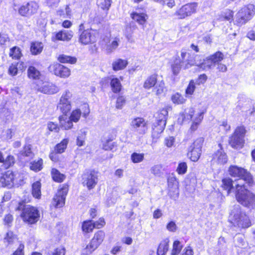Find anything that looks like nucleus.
Wrapping results in <instances>:
<instances>
[{
    "label": "nucleus",
    "mask_w": 255,
    "mask_h": 255,
    "mask_svg": "<svg viewBox=\"0 0 255 255\" xmlns=\"http://www.w3.org/2000/svg\"><path fill=\"white\" fill-rule=\"evenodd\" d=\"M235 196L238 202L242 205L255 209V195L246 188L242 180L236 185Z\"/></svg>",
    "instance_id": "nucleus-1"
},
{
    "label": "nucleus",
    "mask_w": 255,
    "mask_h": 255,
    "mask_svg": "<svg viewBox=\"0 0 255 255\" xmlns=\"http://www.w3.org/2000/svg\"><path fill=\"white\" fill-rule=\"evenodd\" d=\"M204 116V112L201 111H196L193 108H191L184 113L180 114L178 119V122L182 123L184 121L191 120L192 124L191 125L190 130L191 131H194L197 129L201 123Z\"/></svg>",
    "instance_id": "nucleus-2"
},
{
    "label": "nucleus",
    "mask_w": 255,
    "mask_h": 255,
    "mask_svg": "<svg viewBox=\"0 0 255 255\" xmlns=\"http://www.w3.org/2000/svg\"><path fill=\"white\" fill-rule=\"evenodd\" d=\"M230 219L232 223L236 224L239 227L247 228L251 225L248 217L241 211L239 206L235 207L231 211Z\"/></svg>",
    "instance_id": "nucleus-3"
},
{
    "label": "nucleus",
    "mask_w": 255,
    "mask_h": 255,
    "mask_svg": "<svg viewBox=\"0 0 255 255\" xmlns=\"http://www.w3.org/2000/svg\"><path fill=\"white\" fill-rule=\"evenodd\" d=\"M17 209L23 210L21 216L24 222L32 224L39 220L40 214L36 208L29 205L19 204Z\"/></svg>",
    "instance_id": "nucleus-4"
},
{
    "label": "nucleus",
    "mask_w": 255,
    "mask_h": 255,
    "mask_svg": "<svg viewBox=\"0 0 255 255\" xmlns=\"http://www.w3.org/2000/svg\"><path fill=\"white\" fill-rule=\"evenodd\" d=\"M229 172L231 176L237 177L238 179L235 182V185L238 184L240 180H242V183L245 182L252 186L253 184V180L251 174L245 169L237 166H231L229 169Z\"/></svg>",
    "instance_id": "nucleus-5"
},
{
    "label": "nucleus",
    "mask_w": 255,
    "mask_h": 255,
    "mask_svg": "<svg viewBox=\"0 0 255 255\" xmlns=\"http://www.w3.org/2000/svg\"><path fill=\"white\" fill-rule=\"evenodd\" d=\"M255 14V7L253 4H249L242 8L237 13L236 23L241 26L251 19Z\"/></svg>",
    "instance_id": "nucleus-6"
},
{
    "label": "nucleus",
    "mask_w": 255,
    "mask_h": 255,
    "mask_svg": "<svg viewBox=\"0 0 255 255\" xmlns=\"http://www.w3.org/2000/svg\"><path fill=\"white\" fill-rule=\"evenodd\" d=\"M143 88L149 90L153 88V91L156 95L158 96L161 94L164 89V82L163 80L157 81V75H152L148 77L144 81Z\"/></svg>",
    "instance_id": "nucleus-7"
},
{
    "label": "nucleus",
    "mask_w": 255,
    "mask_h": 255,
    "mask_svg": "<svg viewBox=\"0 0 255 255\" xmlns=\"http://www.w3.org/2000/svg\"><path fill=\"white\" fill-rule=\"evenodd\" d=\"M105 238V233L104 231L100 230L96 232L90 243L83 250V254L86 255L91 254L103 243Z\"/></svg>",
    "instance_id": "nucleus-8"
},
{
    "label": "nucleus",
    "mask_w": 255,
    "mask_h": 255,
    "mask_svg": "<svg viewBox=\"0 0 255 255\" xmlns=\"http://www.w3.org/2000/svg\"><path fill=\"white\" fill-rule=\"evenodd\" d=\"M18 178H20L19 179V181L22 180L20 178V174L18 172H13L11 170H8L4 173L2 172L0 181V185L11 188L15 184L18 183Z\"/></svg>",
    "instance_id": "nucleus-9"
},
{
    "label": "nucleus",
    "mask_w": 255,
    "mask_h": 255,
    "mask_svg": "<svg viewBox=\"0 0 255 255\" xmlns=\"http://www.w3.org/2000/svg\"><path fill=\"white\" fill-rule=\"evenodd\" d=\"M72 93L69 90L65 91L62 94L57 105V108L64 115H67L72 109L71 99Z\"/></svg>",
    "instance_id": "nucleus-10"
},
{
    "label": "nucleus",
    "mask_w": 255,
    "mask_h": 255,
    "mask_svg": "<svg viewBox=\"0 0 255 255\" xmlns=\"http://www.w3.org/2000/svg\"><path fill=\"white\" fill-rule=\"evenodd\" d=\"M246 133L245 127L240 126L236 128L230 140V144L235 148H241L244 142V137Z\"/></svg>",
    "instance_id": "nucleus-11"
},
{
    "label": "nucleus",
    "mask_w": 255,
    "mask_h": 255,
    "mask_svg": "<svg viewBox=\"0 0 255 255\" xmlns=\"http://www.w3.org/2000/svg\"><path fill=\"white\" fill-rule=\"evenodd\" d=\"M203 141L202 137L198 138L189 147L187 155L191 161L196 162L199 159Z\"/></svg>",
    "instance_id": "nucleus-12"
},
{
    "label": "nucleus",
    "mask_w": 255,
    "mask_h": 255,
    "mask_svg": "<svg viewBox=\"0 0 255 255\" xmlns=\"http://www.w3.org/2000/svg\"><path fill=\"white\" fill-rule=\"evenodd\" d=\"M198 4L196 2L186 3L176 10L174 15L182 19L196 12Z\"/></svg>",
    "instance_id": "nucleus-13"
},
{
    "label": "nucleus",
    "mask_w": 255,
    "mask_h": 255,
    "mask_svg": "<svg viewBox=\"0 0 255 255\" xmlns=\"http://www.w3.org/2000/svg\"><path fill=\"white\" fill-rule=\"evenodd\" d=\"M130 126L139 135H143L148 130L147 122L143 118L136 117L132 119Z\"/></svg>",
    "instance_id": "nucleus-14"
},
{
    "label": "nucleus",
    "mask_w": 255,
    "mask_h": 255,
    "mask_svg": "<svg viewBox=\"0 0 255 255\" xmlns=\"http://www.w3.org/2000/svg\"><path fill=\"white\" fill-rule=\"evenodd\" d=\"M35 88L40 92L45 94H54L59 91V88L55 84L42 80L36 82Z\"/></svg>",
    "instance_id": "nucleus-15"
},
{
    "label": "nucleus",
    "mask_w": 255,
    "mask_h": 255,
    "mask_svg": "<svg viewBox=\"0 0 255 255\" xmlns=\"http://www.w3.org/2000/svg\"><path fill=\"white\" fill-rule=\"evenodd\" d=\"M97 32L92 29L84 30L80 34L79 41L82 44L87 45L96 42Z\"/></svg>",
    "instance_id": "nucleus-16"
},
{
    "label": "nucleus",
    "mask_w": 255,
    "mask_h": 255,
    "mask_svg": "<svg viewBox=\"0 0 255 255\" xmlns=\"http://www.w3.org/2000/svg\"><path fill=\"white\" fill-rule=\"evenodd\" d=\"M49 70L56 76L62 78H68L71 75L70 69L58 63L51 64L49 67Z\"/></svg>",
    "instance_id": "nucleus-17"
},
{
    "label": "nucleus",
    "mask_w": 255,
    "mask_h": 255,
    "mask_svg": "<svg viewBox=\"0 0 255 255\" xmlns=\"http://www.w3.org/2000/svg\"><path fill=\"white\" fill-rule=\"evenodd\" d=\"M68 187L66 185L58 189L56 194L53 198L52 206L58 208L65 205V198L68 193Z\"/></svg>",
    "instance_id": "nucleus-18"
},
{
    "label": "nucleus",
    "mask_w": 255,
    "mask_h": 255,
    "mask_svg": "<svg viewBox=\"0 0 255 255\" xmlns=\"http://www.w3.org/2000/svg\"><path fill=\"white\" fill-rule=\"evenodd\" d=\"M194 65L198 66L200 68L205 71L210 70L216 66L214 65V63H213V60L210 59V57L208 56L205 60H204L203 62L199 64H197L192 60L188 59L185 62V64L184 65V69H188Z\"/></svg>",
    "instance_id": "nucleus-19"
},
{
    "label": "nucleus",
    "mask_w": 255,
    "mask_h": 255,
    "mask_svg": "<svg viewBox=\"0 0 255 255\" xmlns=\"http://www.w3.org/2000/svg\"><path fill=\"white\" fill-rule=\"evenodd\" d=\"M89 113V105L86 103H84L81 106L80 108H77L73 110L71 112L70 117L74 123H77L79 121L81 115L83 117L86 118Z\"/></svg>",
    "instance_id": "nucleus-20"
},
{
    "label": "nucleus",
    "mask_w": 255,
    "mask_h": 255,
    "mask_svg": "<svg viewBox=\"0 0 255 255\" xmlns=\"http://www.w3.org/2000/svg\"><path fill=\"white\" fill-rule=\"evenodd\" d=\"M98 173L95 171H91L83 175V184L89 189L93 188L98 182Z\"/></svg>",
    "instance_id": "nucleus-21"
},
{
    "label": "nucleus",
    "mask_w": 255,
    "mask_h": 255,
    "mask_svg": "<svg viewBox=\"0 0 255 255\" xmlns=\"http://www.w3.org/2000/svg\"><path fill=\"white\" fill-rule=\"evenodd\" d=\"M73 36V32L71 30H62L54 34L52 39L53 41L60 40L63 41H70Z\"/></svg>",
    "instance_id": "nucleus-22"
},
{
    "label": "nucleus",
    "mask_w": 255,
    "mask_h": 255,
    "mask_svg": "<svg viewBox=\"0 0 255 255\" xmlns=\"http://www.w3.org/2000/svg\"><path fill=\"white\" fill-rule=\"evenodd\" d=\"M166 125L163 122L161 123L155 121L152 125V137L153 139H157L160 137L161 133L163 132Z\"/></svg>",
    "instance_id": "nucleus-23"
},
{
    "label": "nucleus",
    "mask_w": 255,
    "mask_h": 255,
    "mask_svg": "<svg viewBox=\"0 0 255 255\" xmlns=\"http://www.w3.org/2000/svg\"><path fill=\"white\" fill-rule=\"evenodd\" d=\"M221 144H219L220 149L218 150L213 155V160L214 162L219 164H224L227 163L228 159L226 154L224 152L220 147Z\"/></svg>",
    "instance_id": "nucleus-24"
},
{
    "label": "nucleus",
    "mask_w": 255,
    "mask_h": 255,
    "mask_svg": "<svg viewBox=\"0 0 255 255\" xmlns=\"http://www.w3.org/2000/svg\"><path fill=\"white\" fill-rule=\"evenodd\" d=\"M131 18L137 22L138 24H144L147 19V15L143 12H140L139 10L132 12L130 14Z\"/></svg>",
    "instance_id": "nucleus-25"
},
{
    "label": "nucleus",
    "mask_w": 255,
    "mask_h": 255,
    "mask_svg": "<svg viewBox=\"0 0 255 255\" xmlns=\"http://www.w3.org/2000/svg\"><path fill=\"white\" fill-rule=\"evenodd\" d=\"M73 122L70 117H67L66 115H63L59 117V123L61 127L67 130L73 127Z\"/></svg>",
    "instance_id": "nucleus-26"
},
{
    "label": "nucleus",
    "mask_w": 255,
    "mask_h": 255,
    "mask_svg": "<svg viewBox=\"0 0 255 255\" xmlns=\"http://www.w3.org/2000/svg\"><path fill=\"white\" fill-rule=\"evenodd\" d=\"M121 42L120 38L119 36L115 37H112L109 44L107 45L106 50L108 53H111L116 50L119 46Z\"/></svg>",
    "instance_id": "nucleus-27"
},
{
    "label": "nucleus",
    "mask_w": 255,
    "mask_h": 255,
    "mask_svg": "<svg viewBox=\"0 0 255 255\" xmlns=\"http://www.w3.org/2000/svg\"><path fill=\"white\" fill-rule=\"evenodd\" d=\"M128 64L127 60L118 59L113 62L112 64L113 69L114 71L123 70L127 67Z\"/></svg>",
    "instance_id": "nucleus-28"
},
{
    "label": "nucleus",
    "mask_w": 255,
    "mask_h": 255,
    "mask_svg": "<svg viewBox=\"0 0 255 255\" xmlns=\"http://www.w3.org/2000/svg\"><path fill=\"white\" fill-rule=\"evenodd\" d=\"M182 63V61H181L180 57L179 56L175 57L171 65V67L172 71L174 75H176L179 73L181 69Z\"/></svg>",
    "instance_id": "nucleus-29"
},
{
    "label": "nucleus",
    "mask_w": 255,
    "mask_h": 255,
    "mask_svg": "<svg viewBox=\"0 0 255 255\" xmlns=\"http://www.w3.org/2000/svg\"><path fill=\"white\" fill-rule=\"evenodd\" d=\"M17 239V236L11 231H8L3 239V242L8 247L14 244Z\"/></svg>",
    "instance_id": "nucleus-30"
},
{
    "label": "nucleus",
    "mask_w": 255,
    "mask_h": 255,
    "mask_svg": "<svg viewBox=\"0 0 255 255\" xmlns=\"http://www.w3.org/2000/svg\"><path fill=\"white\" fill-rule=\"evenodd\" d=\"M28 76L33 80L40 81L41 75L40 72L33 66H30L27 70Z\"/></svg>",
    "instance_id": "nucleus-31"
},
{
    "label": "nucleus",
    "mask_w": 255,
    "mask_h": 255,
    "mask_svg": "<svg viewBox=\"0 0 255 255\" xmlns=\"http://www.w3.org/2000/svg\"><path fill=\"white\" fill-rule=\"evenodd\" d=\"M168 116L167 108H163L160 110L157 114L156 117V121L161 123L163 122L164 124H166V120Z\"/></svg>",
    "instance_id": "nucleus-32"
},
{
    "label": "nucleus",
    "mask_w": 255,
    "mask_h": 255,
    "mask_svg": "<svg viewBox=\"0 0 255 255\" xmlns=\"http://www.w3.org/2000/svg\"><path fill=\"white\" fill-rule=\"evenodd\" d=\"M86 134L87 131L85 129H81L79 131L76 139V143L78 146H82L84 145Z\"/></svg>",
    "instance_id": "nucleus-33"
},
{
    "label": "nucleus",
    "mask_w": 255,
    "mask_h": 255,
    "mask_svg": "<svg viewBox=\"0 0 255 255\" xmlns=\"http://www.w3.org/2000/svg\"><path fill=\"white\" fill-rule=\"evenodd\" d=\"M112 90L114 93H117L121 91L122 84L119 79L113 78L111 79L110 83Z\"/></svg>",
    "instance_id": "nucleus-34"
},
{
    "label": "nucleus",
    "mask_w": 255,
    "mask_h": 255,
    "mask_svg": "<svg viewBox=\"0 0 255 255\" xmlns=\"http://www.w3.org/2000/svg\"><path fill=\"white\" fill-rule=\"evenodd\" d=\"M51 176L54 181L57 182H62L65 178L64 174L61 173L57 169L52 168L51 169Z\"/></svg>",
    "instance_id": "nucleus-35"
},
{
    "label": "nucleus",
    "mask_w": 255,
    "mask_h": 255,
    "mask_svg": "<svg viewBox=\"0 0 255 255\" xmlns=\"http://www.w3.org/2000/svg\"><path fill=\"white\" fill-rule=\"evenodd\" d=\"M168 241L164 240L159 244L157 251V255H165L168 250Z\"/></svg>",
    "instance_id": "nucleus-36"
},
{
    "label": "nucleus",
    "mask_w": 255,
    "mask_h": 255,
    "mask_svg": "<svg viewBox=\"0 0 255 255\" xmlns=\"http://www.w3.org/2000/svg\"><path fill=\"white\" fill-rule=\"evenodd\" d=\"M32 194L35 198L39 199L41 197V183L36 181L32 185Z\"/></svg>",
    "instance_id": "nucleus-37"
},
{
    "label": "nucleus",
    "mask_w": 255,
    "mask_h": 255,
    "mask_svg": "<svg viewBox=\"0 0 255 255\" xmlns=\"http://www.w3.org/2000/svg\"><path fill=\"white\" fill-rule=\"evenodd\" d=\"M43 47L41 42H35L32 43L30 47V51L33 55H37L41 52Z\"/></svg>",
    "instance_id": "nucleus-38"
},
{
    "label": "nucleus",
    "mask_w": 255,
    "mask_h": 255,
    "mask_svg": "<svg viewBox=\"0 0 255 255\" xmlns=\"http://www.w3.org/2000/svg\"><path fill=\"white\" fill-rule=\"evenodd\" d=\"M58 60L62 63H69L75 64L77 61V59L74 57L61 54L58 56Z\"/></svg>",
    "instance_id": "nucleus-39"
},
{
    "label": "nucleus",
    "mask_w": 255,
    "mask_h": 255,
    "mask_svg": "<svg viewBox=\"0 0 255 255\" xmlns=\"http://www.w3.org/2000/svg\"><path fill=\"white\" fill-rule=\"evenodd\" d=\"M68 142L69 139L68 138L63 139L60 143L56 145L55 147L56 152L57 153H62L64 152L67 148Z\"/></svg>",
    "instance_id": "nucleus-40"
},
{
    "label": "nucleus",
    "mask_w": 255,
    "mask_h": 255,
    "mask_svg": "<svg viewBox=\"0 0 255 255\" xmlns=\"http://www.w3.org/2000/svg\"><path fill=\"white\" fill-rule=\"evenodd\" d=\"M95 226L92 220L85 221L82 224V229L85 233L92 232Z\"/></svg>",
    "instance_id": "nucleus-41"
},
{
    "label": "nucleus",
    "mask_w": 255,
    "mask_h": 255,
    "mask_svg": "<svg viewBox=\"0 0 255 255\" xmlns=\"http://www.w3.org/2000/svg\"><path fill=\"white\" fill-rule=\"evenodd\" d=\"M26 4L29 16L37 12L39 8V5L37 3L34 1H30L27 3Z\"/></svg>",
    "instance_id": "nucleus-42"
},
{
    "label": "nucleus",
    "mask_w": 255,
    "mask_h": 255,
    "mask_svg": "<svg viewBox=\"0 0 255 255\" xmlns=\"http://www.w3.org/2000/svg\"><path fill=\"white\" fill-rule=\"evenodd\" d=\"M171 99L174 104L177 105L182 104L184 103L186 100L183 96L178 93L173 94L171 96Z\"/></svg>",
    "instance_id": "nucleus-43"
},
{
    "label": "nucleus",
    "mask_w": 255,
    "mask_h": 255,
    "mask_svg": "<svg viewBox=\"0 0 255 255\" xmlns=\"http://www.w3.org/2000/svg\"><path fill=\"white\" fill-rule=\"evenodd\" d=\"M144 158V154L143 153L133 152L131 154L130 159L134 163L142 162Z\"/></svg>",
    "instance_id": "nucleus-44"
},
{
    "label": "nucleus",
    "mask_w": 255,
    "mask_h": 255,
    "mask_svg": "<svg viewBox=\"0 0 255 255\" xmlns=\"http://www.w3.org/2000/svg\"><path fill=\"white\" fill-rule=\"evenodd\" d=\"M234 184H235L234 183ZM222 187L224 189L227 190L228 194H229L231 190L234 187L232 180L229 178L223 179L222 180Z\"/></svg>",
    "instance_id": "nucleus-45"
},
{
    "label": "nucleus",
    "mask_w": 255,
    "mask_h": 255,
    "mask_svg": "<svg viewBox=\"0 0 255 255\" xmlns=\"http://www.w3.org/2000/svg\"><path fill=\"white\" fill-rule=\"evenodd\" d=\"M210 59H212L213 63H214V65H216L220 63V62L224 59V55L222 52L218 51L213 55H210Z\"/></svg>",
    "instance_id": "nucleus-46"
},
{
    "label": "nucleus",
    "mask_w": 255,
    "mask_h": 255,
    "mask_svg": "<svg viewBox=\"0 0 255 255\" xmlns=\"http://www.w3.org/2000/svg\"><path fill=\"white\" fill-rule=\"evenodd\" d=\"M22 156L27 157L29 159L33 158V153L31 151V146L30 145H26L24 147L20 153Z\"/></svg>",
    "instance_id": "nucleus-47"
},
{
    "label": "nucleus",
    "mask_w": 255,
    "mask_h": 255,
    "mask_svg": "<svg viewBox=\"0 0 255 255\" xmlns=\"http://www.w3.org/2000/svg\"><path fill=\"white\" fill-rule=\"evenodd\" d=\"M9 56L13 59H18L21 56V51L19 48L14 47L10 49Z\"/></svg>",
    "instance_id": "nucleus-48"
},
{
    "label": "nucleus",
    "mask_w": 255,
    "mask_h": 255,
    "mask_svg": "<svg viewBox=\"0 0 255 255\" xmlns=\"http://www.w3.org/2000/svg\"><path fill=\"white\" fill-rule=\"evenodd\" d=\"M182 246L179 241H176L173 245V249L171 252V255H177L181 251Z\"/></svg>",
    "instance_id": "nucleus-49"
},
{
    "label": "nucleus",
    "mask_w": 255,
    "mask_h": 255,
    "mask_svg": "<svg viewBox=\"0 0 255 255\" xmlns=\"http://www.w3.org/2000/svg\"><path fill=\"white\" fill-rule=\"evenodd\" d=\"M168 185L169 188L174 189L175 191L178 189V183L175 177H170L168 179Z\"/></svg>",
    "instance_id": "nucleus-50"
},
{
    "label": "nucleus",
    "mask_w": 255,
    "mask_h": 255,
    "mask_svg": "<svg viewBox=\"0 0 255 255\" xmlns=\"http://www.w3.org/2000/svg\"><path fill=\"white\" fill-rule=\"evenodd\" d=\"M233 17V12L230 10H227L225 12L222 14L220 19L221 20L230 21L232 20Z\"/></svg>",
    "instance_id": "nucleus-51"
},
{
    "label": "nucleus",
    "mask_w": 255,
    "mask_h": 255,
    "mask_svg": "<svg viewBox=\"0 0 255 255\" xmlns=\"http://www.w3.org/2000/svg\"><path fill=\"white\" fill-rule=\"evenodd\" d=\"M42 164L43 161L41 159L37 161H34L31 163L30 169L35 171H39L42 169Z\"/></svg>",
    "instance_id": "nucleus-52"
},
{
    "label": "nucleus",
    "mask_w": 255,
    "mask_h": 255,
    "mask_svg": "<svg viewBox=\"0 0 255 255\" xmlns=\"http://www.w3.org/2000/svg\"><path fill=\"white\" fill-rule=\"evenodd\" d=\"M15 163V158L13 156L9 155L6 158L4 159L3 163L5 167L6 168H9V167L12 166Z\"/></svg>",
    "instance_id": "nucleus-53"
},
{
    "label": "nucleus",
    "mask_w": 255,
    "mask_h": 255,
    "mask_svg": "<svg viewBox=\"0 0 255 255\" xmlns=\"http://www.w3.org/2000/svg\"><path fill=\"white\" fill-rule=\"evenodd\" d=\"M99 6L105 10H108L111 5V0H100L99 1Z\"/></svg>",
    "instance_id": "nucleus-54"
},
{
    "label": "nucleus",
    "mask_w": 255,
    "mask_h": 255,
    "mask_svg": "<svg viewBox=\"0 0 255 255\" xmlns=\"http://www.w3.org/2000/svg\"><path fill=\"white\" fill-rule=\"evenodd\" d=\"M187 166L185 162H181L178 164L176 171L179 174H184L187 171Z\"/></svg>",
    "instance_id": "nucleus-55"
},
{
    "label": "nucleus",
    "mask_w": 255,
    "mask_h": 255,
    "mask_svg": "<svg viewBox=\"0 0 255 255\" xmlns=\"http://www.w3.org/2000/svg\"><path fill=\"white\" fill-rule=\"evenodd\" d=\"M195 89V84L193 80H191L186 90V94L187 95H191L193 94Z\"/></svg>",
    "instance_id": "nucleus-56"
},
{
    "label": "nucleus",
    "mask_w": 255,
    "mask_h": 255,
    "mask_svg": "<svg viewBox=\"0 0 255 255\" xmlns=\"http://www.w3.org/2000/svg\"><path fill=\"white\" fill-rule=\"evenodd\" d=\"M24 245L20 242L16 249L11 255H24Z\"/></svg>",
    "instance_id": "nucleus-57"
},
{
    "label": "nucleus",
    "mask_w": 255,
    "mask_h": 255,
    "mask_svg": "<svg viewBox=\"0 0 255 255\" xmlns=\"http://www.w3.org/2000/svg\"><path fill=\"white\" fill-rule=\"evenodd\" d=\"M18 13L23 16L29 17L28 11L26 4L21 5L18 9Z\"/></svg>",
    "instance_id": "nucleus-58"
},
{
    "label": "nucleus",
    "mask_w": 255,
    "mask_h": 255,
    "mask_svg": "<svg viewBox=\"0 0 255 255\" xmlns=\"http://www.w3.org/2000/svg\"><path fill=\"white\" fill-rule=\"evenodd\" d=\"M111 140H107L105 141L103 145V148L106 150H112L115 146V143L112 142Z\"/></svg>",
    "instance_id": "nucleus-59"
},
{
    "label": "nucleus",
    "mask_w": 255,
    "mask_h": 255,
    "mask_svg": "<svg viewBox=\"0 0 255 255\" xmlns=\"http://www.w3.org/2000/svg\"><path fill=\"white\" fill-rule=\"evenodd\" d=\"M161 168L160 165H155L151 168L150 171L155 176H159L161 174Z\"/></svg>",
    "instance_id": "nucleus-60"
},
{
    "label": "nucleus",
    "mask_w": 255,
    "mask_h": 255,
    "mask_svg": "<svg viewBox=\"0 0 255 255\" xmlns=\"http://www.w3.org/2000/svg\"><path fill=\"white\" fill-rule=\"evenodd\" d=\"M126 103V99L123 96H119L117 100L116 107L121 109Z\"/></svg>",
    "instance_id": "nucleus-61"
},
{
    "label": "nucleus",
    "mask_w": 255,
    "mask_h": 255,
    "mask_svg": "<svg viewBox=\"0 0 255 255\" xmlns=\"http://www.w3.org/2000/svg\"><path fill=\"white\" fill-rule=\"evenodd\" d=\"M17 63H13L9 67L8 74L12 76H15L17 74Z\"/></svg>",
    "instance_id": "nucleus-62"
},
{
    "label": "nucleus",
    "mask_w": 255,
    "mask_h": 255,
    "mask_svg": "<svg viewBox=\"0 0 255 255\" xmlns=\"http://www.w3.org/2000/svg\"><path fill=\"white\" fill-rule=\"evenodd\" d=\"M47 128L51 131L58 132L59 128L57 125L53 122H49L47 124Z\"/></svg>",
    "instance_id": "nucleus-63"
},
{
    "label": "nucleus",
    "mask_w": 255,
    "mask_h": 255,
    "mask_svg": "<svg viewBox=\"0 0 255 255\" xmlns=\"http://www.w3.org/2000/svg\"><path fill=\"white\" fill-rule=\"evenodd\" d=\"M65 249L63 247L56 248L52 253V255H65Z\"/></svg>",
    "instance_id": "nucleus-64"
}]
</instances>
